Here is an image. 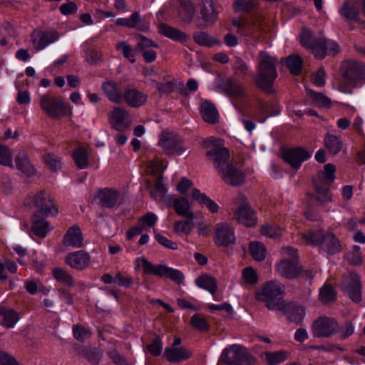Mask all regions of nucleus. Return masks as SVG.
Listing matches in <instances>:
<instances>
[{
    "label": "nucleus",
    "instance_id": "nucleus-44",
    "mask_svg": "<svg viewBox=\"0 0 365 365\" xmlns=\"http://www.w3.org/2000/svg\"><path fill=\"white\" fill-rule=\"evenodd\" d=\"M322 248L327 252V253L334 255L340 252L341 245L339 244V241L336 238L333 233L327 232V236L323 241Z\"/></svg>",
    "mask_w": 365,
    "mask_h": 365
},
{
    "label": "nucleus",
    "instance_id": "nucleus-30",
    "mask_svg": "<svg viewBox=\"0 0 365 365\" xmlns=\"http://www.w3.org/2000/svg\"><path fill=\"white\" fill-rule=\"evenodd\" d=\"M313 186L315 191L316 200L319 205H324L332 201V192L330 190V185L313 182Z\"/></svg>",
    "mask_w": 365,
    "mask_h": 365
},
{
    "label": "nucleus",
    "instance_id": "nucleus-47",
    "mask_svg": "<svg viewBox=\"0 0 365 365\" xmlns=\"http://www.w3.org/2000/svg\"><path fill=\"white\" fill-rule=\"evenodd\" d=\"M102 88L110 101L115 103H120L122 102L123 96L118 91L116 83L113 82H106L103 84Z\"/></svg>",
    "mask_w": 365,
    "mask_h": 365
},
{
    "label": "nucleus",
    "instance_id": "nucleus-46",
    "mask_svg": "<svg viewBox=\"0 0 365 365\" xmlns=\"http://www.w3.org/2000/svg\"><path fill=\"white\" fill-rule=\"evenodd\" d=\"M150 168L152 173H153L156 175L155 182L154 184L148 182L147 189L149 192L150 197L155 200H157L158 197L160 196V175H158L160 166L157 163H152L150 165Z\"/></svg>",
    "mask_w": 365,
    "mask_h": 365
},
{
    "label": "nucleus",
    "instance_id": "nucleus-54",
    "mask_svg": "<svg viewBox=\"0 0 365 365\" xmlns=\"http://www.w3.org/2000/svg\"><path fill=\"white\" fill-rule=\"evenodd\" d=\"M129 28L136 29L138 31H146L149 25L140 16L139 13L135 11L128 18Z\"/></svg>",
    "mask_w": 365,
    "mask_h": 365
},
{
    "label": "nucleus",
    "instance_id": "nucleus-10",
    "mask_svg": "<svg viewBox=\"0 0 365 365\" xmlns=\"http://www.w3.org/2000/svg\"><path fill=\"white\" fill-rule=\"evenodd\" d=\"M218 87L232 99H242L247 96V89L242 83L232 78L222 79Z\"/></svg>",
    "mask_w": 365,
    "mask_h": 365
},
{
    "label": "nucleus",
    "instance_id": "nucleus-28",
    "mask_svg": "<svg viewBox=\"0 0 365 365\" xmlns=\"http://www.w3.org/2000/svg\"><path fill=\"white\" fill-rule=\"evenodd\" d=\"M123 98L128 106L133 108L140 107L146 101V96L135 88L126 89Z\"/></svg>",
    "mask_w": 365,
    "mask_h": 365
},
{
    "label": "nucleus",
    "instance_id": "nucleus-63",
    "mask_svg": "<svg viewBox=\"0 0 365 365\" xmlns=\"http://www.w3.org/2000/svg\"><path fill=\"white\" fill-rule=\"evenodd\" d=\"M195 227L192 220L185 221H177L175 222V230L178 234L188 235L191 232Z\"/></svg>",
    "mask_w": 365,
    "mask_h": 365
},
{
    "label": "nucleus",
    "instance_id": "nucleus-13",
    "mask_svg": "<svg viewBox=\"0 0 365 365\" xmlns=\"http://www.w3.org/2000/svg\"><path fill=\"white\" fill-rule=\"evenodd\" d=\"M235 240L234 229L227 222H221L215 225L214 242L217 246L228 247L233 245Z\"/></svg>",
    "mask_w": 365,
    "mask_h": 365
},
{
    "label": "nucleus",
    "instance_id": "nucleus-25",
    "mask_svg": "<svg viewBox=\"0 0 365 365\" xmlns=\"http://www.w3.org/2000/svg\"><path fill=\"white\" fill-rule=\"evenodd\" d=\"M0 317L1 324L6 329H12L15 327L20 320L19 312L12 308L0 305Z\"/></svg>",
    "mask_w": 365,
    "mask_h": 365
},
{
    "label": "nucleus",
    "instance_id": "nucleus-16",
    "mask_svg": "<svg viewBox=\"0 0 365 365\" xmlns=\"http://www.w3.org/2000/svg\"><path fill=\"white\" fill-rule=\"evenodd\" d=\"M206 155L213 160L214 167L217 173L229 164L230 151L225 148L215 146L207 152Z\"/></svg>",
    "mask_w": 365,
    "mask_h": 365
},
{
    "label": "nucleus",
    "instance_id": "nucleus-56",
    "mask_svg": "<svg viewBox=\"0 0 365 365\" xmlns=\"http://www.w3.org/2000/svg\"><path fill=\"white\" fill-rule=\"evenodd\" d=\"M32 231L39 237H45L49 232L48 223L43 219L34 220L32 225Z\"/></svg>",
    "mask_w": 365,
    "mask_h": 365
},
{
    "label": "nucleus",
    "instance_id": "nucleus-33",
    "mask_svg": "<svg viewBox=\"0 0 365 365\" xmlns=\"http://www.w3.org/2000/svg\"><path fill=\"white\" fill-rule=\"evenodd\" d=\"M161 97L168 96L178 88V83L173 76L168 74L166 71H161Z\"/></svg>",
    "mask_w": 365,
    "mask_h": 365
},
{
    "label": "nucleus",
    "instance_id": "nucleus-61",
    "mask_svg": "<svg viewBox=\"0 0 365 365\" xmlns=\"http://www.w3.org/2000/svg\"><path fill=\"white\" fill-rule=\"evenodd\" d=\"M309 98L318 106H327L331 103V101L322 93L307 90Z\"/></svg>",
    "mask_w": 365,
    "mask_h": 365
},
{
    "label": "nucleus",
    "instance_id": "nucleus-19",
    "mask_svg": "<svg viewBox=\"0 0 365 365\" xmlns=\"http://www.w3.org/2000/svg\"><path fill=\"white\" fill-rule=\"evenodd\" d=\"M110 121L113 128L118 131L125 130L130 125L128 112L119 107H115L110 112Z\"/></svg>",
    "mask_w": 365,
    "mask_h": 365
},
{
    "label": "nucleus",
    "instance_id": "nucleus-12",
    "mask_svg": "<svg viewBox=\"0 0 365 365\" xmlns=\"http://www.w3.org/2000/svg\"><path fill=\"white\" fill-rule=\"evenodd\" d=\"M282 156L293 169L297 170L302 163L311 157L309 151L302 147L284 148L282 150Z\"/></svg>",
    "mask_w": 365,
    "mask_h": 365
},
{
    "label": "nucleus",
    "instance_id": "nucleus-64",
    "mask_svg": "<svg viewBox=\"0 0 365 365\" xmlns=\"http://www.w3.org/2000/svg\"><path fill=\"white\" fill-rule=\"evenodd\" d=\"M346 258L351 264L361 265L362 264V257L360 252V247L355 245L353 250L346 255Z\"/></svg>",
    "mask_w": 365,
    "mask_h": 365
},
{
    "label": "nucleus",
    "instance_id": "nucleus-36",
    "mask_svg": "<svg viewBox=\"0 0 365 365\" xmlns=\"http://www.w3.org/2000/svg\"><path fill=\"white\" fill-rule=\"evenodd\" d=\"M195 284L200 288L207 290L212 295L216 293L217 284L216 279L208 274H202L195 279Z\"/></svg>",
    "mask_w": 365,
    "mask_h": 365
},
{
    "label": "nucleus",
    "instance_id": "nucleus-14",
    "mask_svg": "<svg viewBox=\"0 0 365 365\" xmlns=\"http://www.w3.org/2000/svg\"><path fill=\"white\" fill-rule=\"evenodd\" d=\"M218 174L225 183L231 186H238L245 182L243 173L232 163L227 164Z\"/></svg>",
    "mask_w": 365,
    "mask_h": 365
},
{
    "label": "nucleus",
    "instance_id": "nucleus-58",
    "mask_svg": "<svg viewBox=\"0 0 365 365\" xmlns=\"http://www.w3.org/2000/svg\"><path fill=\"white\" fill-rule=\"evenodd\" d=\"M115 48L117 50H122L123 56L128 59L131 63H134L135 61L134 57L135 53H138L135 47V48H133L125 41H121L115 46Z\"/></svg>",
    "mask_w": 365,
    "mask_h": 365
},
{
    "label": "nucleus",
    "instance_id": "nucleus-1",
    "mask_svg": "<svg viewBox=\"0 0 365 365\" xmlns=\"http://www.w3.org/2000/svg\"><path fill=\"white\" fill-rule=\"evenodd\" d=\"M342 77L339 83V90L345 93H351L352 88L361 87L365 83V64L363 62L349 59L344 61L339 68Z\"/></svg>",
    "mask_w": 365,
    "mask_h": 365
},
{
    "label": "nucleus",
    "instance_id": "nucleus-49",
    "mask_svg": "<svg viewBox=\"0 0 365 365\" xmlns=\"http://www.w3.org/2000/svg\"><path fill=\"white\" fill-rule=\"evenodd\" d=\"M201 114L202 118L210 123L217 122L218 113L215 106L208 102H205L202 105Z\"/></svg>",
    "mask_w": 365,
    "mask_h": 365
},
{
    "label": "nucleus",
    "instance_id": "nucleus-27",
    "mask_svg": "<svg viewBox=\"0 0 365 365\" xmlns=\"http://www.w3.org/2000/svg\"><path fill=\"white\" fill-rule=\"evenodd\" d=\"M15 163L17 169L28 177L33 176L36 172L34 166L29 160L27 153L24 150L18 153L15 159Z\"/></svg>",
    "mask_w": 365,
    "mask_h": 365
},
{
    "label": "nucleus",
    "instance_id": "nucleus-32",
    "mask_svg": "<svg viewBox=\"0 0 365 365\" xmlns=\"http://www.w3.org/2000/svg\"><path fill=\"white\" fill-rule=\"evenodd\" d=\"M287 312L284 311V314H287L290 321L299 324L305 315V310L302 306H299L294 301L287 302L286 307Z\"/></svg>",
    "mask_w": 365,
    "mask_h": 365
},
{
    "label": "nucleus",
    "instance_id": "nucleus-57",
    "mask_svg": "<svg viewBox=\"0 0 365 365\" xmlns=\"http://www.w3.org/2000/svg\"><path fill=\"white\" fill-rule=\"evenodd\" d=\"M232 69L235 74L240 76H246L250 75V68L247 64L240 57L236 56L232 63Z\"/></svg>",
    "mask_w": 365,
    "mask_h": 365
},
{
    "label": "nucleus",
    "instance_id": "nucleus-2",
    "mask_svg": "<svg viewBox=\"0 0 365 365\" xmlns=\"http://www.w3.org/2000/svg\"><path fill=\"white\" fill-rule=\"evenodd\" d=\"M277 59L265 51H260L258 56L256 85L267 93L274 92L273 83L277 77L276 64Z\"/></svg>",
    "mask_w": 365,
    "mask_h": 365
},
{
    "label": "nucleus",
    "instance_id": "nucleus-53",
    "mask_svg": "<svg viewBox=\"0 0 365 365\" xmlns=\"http://www.w3.org/2000/svg\"><path fill=\"white\" fill-rule=\"evenodd\" d=\"M53 277L59 282L63 283L69 287L73 286V277L64 269L56 267L52 271Z\"/></svg>",
    "mask_w": 365,
    "mask_h": 365
},
{
    "label": "nucleus",
    "instance_id": "nucleus-41",
    "mask_svg": "<svg viewBox=\"0 0 365 365\" xmlns=\"http://www.w3.org/2000/svg\"><path fill=\"white\" fill-rule=\"evenodd\" d=\"M161 278L168 279L178 284L182 283L184 274L179 269L161 264Z\"/></svg>",
    "mask_w": 365,
    "mask_h": 365
},
{
    "label": "nucleus",
    "instance_id": "nucleus-42",
    "mask_svg": "<svg viewBox=\"0 0 365 365\" xmlns=\"http://www.w3.org/2000/svg\"><path fill=\"white\" fill-rule=\"evenodd\" d=\"M264 354L269 365H279L285 361L289 356V353L285 350L265 351Z\"/></svg>",
    "mask_w": 365,
    "mask_h": 365
},
{
    "label": "nucleus",
    "instance_id": "nucleus-6",
    "mask_svg": "<svg viewBox=\"0 0 365 365\" xmlns=\"http://www.w3.org/2000/svg\"><path fill=\"white\" fill-rule=\"evenodd\" d=\"M310 329L314 338H329L339 332V324L334 317L321 316L312 322Z\"/></svg>",
    "mask_w": 365,
    "mask_h": 365
},
{
    "label": "nucleus",
    "instance_id": "nucleus-62",
    "mask_svg": "<svg viewBox=\"0 0 365 365\" xmlns=\"http://www.w3.org/2000/svg\"><path fill=\"white\" fill-rule=\"evenodd\" d=\"M242 277L245 284L254 285L258 282V275L252 267H247L243 269Z\"/></svg>",
    "mask_w": 365,
    "mask_h": 365
},
{
    "label": "nucleus",
    "instance_id": "nucleus-15",
    "mask_svg": "<svg viewBox=\"0 0 365 365\" xmlns=\"http://www.w3.org/2000/svg\"><path fill=\"white\" fill-rule=\"evenodd\" d=\"M59 34L56 31H34L31 35V41L36 50H42L48 44L57 41Z\"/></svg>",
    "mask_w": 365,
    "mask_h": 365
},
{
    "label": "nucleus",
    "instance_id": "nucleus-55",
    "mask_svg": "<svg viewBox=\"0 0 365 365\" xmlns=\"http://www.w3.org/2000/svg\"><path fill=\"white\" fill-rule=\"evenodd\" d=\"M250 251L252 257L257 261H262L266 257L265 247L259 242H250Z\"/></svg>",
    "mask_w": 365,
    "mask_h": 365
},
{
    "label": "nucleus",
    "instance_id": "nucleus-21",
    "mask_svg": "<svg viewBox=\"0 0 365 365\" xmlns=\"http://www.w3.org/2000/svg\"><path fill=\"white\" fill-rule=\"evenodd\" d=\"M237 220L246 227H253L257 224V217L250 205H241L235 213Z\"/></svg>",
    "mask_w": 365,
    "mask_h": 365
},
{
    "label": "nucleus",
    "instance_id": "nucleus-45",
    "mask_svg": "<svg viewBox=\"0 0 365 365\" xmlns=\"http://www.w3.org/2000/svg\"><path fill=\"white\" fill-rule=\"evenodd\" d=\"M319 49L323 53V58L327 55L334 56L339 52V46L334 41L330 39H326L324 37H321V40L319 41Z\"/></svg>",
    "mask_w": 365,
    "mask_h": 365
},
{
    "label": "nucleus",
    "instance_id": "nucleus-22",
    "mask_svg": "<svg viewBox=\"0 0 365 365\" xmlns=\"http://www.w3.org/2000/svg\"><path fill=\"white\" fill-rule=\"evenodd\" d=\"M191 355L192 354L190 350L185 346H168L165 349L164 351V357L170 363H178L187 360Z\"/></svg>",
    "mask_w": 365,
    "mask_h": 365
},
{
    "label": "nucleus",
    "instance_id": "nucleus-50",
    "mask_svg": "<svg viewBox=\"0 0 365 365\" xmlns=\"http://www.w3.org/2000/svg\"><path fill=\"white\" fill-rule=\"evenodd\" d=\"M73 158L79 169H85L88 166V155L86 148H76L73 153Z\"/></svg>",
    "mask_w": 365,
    "mask_h": 365
},
{
    "label": "nucleus",
    "instance_id": "nucleus-24",
    "mask_svg": "<svg viewBox=\"0 0 365 365\" xmlns=\"http://www.w3.org/2000/svg\"><path fill=\"white\" fill-rule=\"evenodd\" d=\"M344 289L350 297H361V284L359 276L351 272L345 279Z\"/></svg>",
    "mask_w": 365,
    "mask_h": 365
},
{
    "label": "nucleus",
    "instance_id": "nucleus-48",
    "mask_svg": "<svg viewBox=\"0 0 365 365\" xmlns=\"http://www.w3.org/2000/svg\"><path fill=\"white\" fill-rule=\"evenodd\" d=\"M327 234V232L324 230L319 229L309 231L308 233L304 235L303 238L307 244L314 246L320 245L322 247Z\"/></svg>",
    "mask_w": 365,
    "mask_h": 365
},
{
    "label": "nucleus",
    "instance_id": "nucleus-31",
    "mask_svg": "<svg viewBox=\"0 0 365 365\" xmlns=\"http://www.w3.org/2000/svg\"><path fill=\"white\" fill-rule=\"evenodd\" d=\"M335 165L331 163L326 164L324 170L318 173L317 178L314 179L313 182L331 186L335 180Z\"/></svg>",
    "mask_w": 365,
    "mask_h": 365
},
{
    "label": "nucleus",
    "instance_id": "nucleus-5",
    "mask_svg": "<svg viewBox=\"0 0 365 365\" xmlns=\"http://www.w3.org/2000/svg\"><path fill=\"white\" fill-rule=\"evenodd\" d=\"M220 358L227 365H252L255 361L247 349L239 344H233L225 349Z\"/></svg>",
    "mask_w": 365,
    "mask_h": 365
},
{
    "label": "nucleus",
    "instance_id": "nucleus-9",
    "mask_svg": "<svg viewBox=\"0 0 365 365\" xmlns=\"http://www.w3.org/2000/svg\"><path fill=\"white\" fill-rule=\"evenodd\" d=\"M161 148L167 155H180L185 150L182 140L178 135L168 131L161 133Z\"/></svg>",
    "mask_w": 365,
    "mask_h": 365
},
{
    "label": "nucleus",
    "instance_id": "nucleus-43",
    "mask_svg": "<svg viewBox=\"0 0 365 365\" xmlns=\"http://www.w3.org/2000/svg\"><path fill=\"white\" fill-rule=\"evenodd\" d=\"M259 302H262L268 309L272 311H281L284 313L287 302L284 300V298H257Z\"/></svg>",
    "mask_w": 365,
    "mask_h": 365
},
{
    "label": "nucleus",
    "instance_id": "nucleus-17",
    "mask_svg": "<svg viewBox=\"0 0 365 365\" xmlns=\"http://www.w3.org/2000/svg\"><path fill=\"white\" fill-rule=\"evenodd\" d=\"M90 261L91 256L83 250L70 252L65 259V262L68 265L78 270H83L88 267Z\"/></svg>",
    "mask_w": 365,
    "mask_h": 365
},
{
    "label": "nucleus",
    "instance_id": "nucleus-60",
    "mask_svg": "<svg viewBox=\"0 0 365 365\" xmlns=\"http://www.w3.org/2000/svg\"><path fill=\"white\" fill-rule=\"evenodd\" d=\"M158 221V217L153 212H148L142 216L138 222L141 225L145 231L150 230L153 228Z\"/></svg>",
    "mask_w": 365,
    "mask_h": 365
},
{
    "label": "nucleus",
    "instance_id": "nucleus-4",
    "mask_svg": "<svg viewBox=\"0 0 365 365\" xmlns=\"http://www.w3.org/2000/svg\"><path fill=\"white\" fill-rule=\"evenodd\" d=\"M282 252L284 257H289L290 259H282L277 264V271L283 277L287 279L297 277L302 272L301 267L298 265L297 250L288 246L284 247Z\"/></svg>",
    "mask_w": 365,
    "mask_h": 365
},
{
    "label": "nucleus",
    "instance_id": "nucleus-11",
    "mask_svg": "<svg viewBox=\"0 0 365 365\" xmlns=\"http://www.w3.org/2000/svg\"><path fill=\"white\" fill-rule=\"evenodd\" d=\"M33 203L39 214L43 216H56L58 212L50 195L44 190L39 191L34 196Z\"/></svg>",
    "mask_w": 365,
    "mask_h": 365
},
{
    "label": "nucleus",
    "instance_id": "nucleus-39",
    "mask_svg": "<svg viewBox=\"0 0 365 365\" xmlns=\"http://www.w3.org/2000/svg\"><path fill=\"white\" fill-rule=\"evenodd\" d=\"M137 267L141 268L145 275L160 276V265H155L145 257H138L135 260Z\"/></svg>",
    "mask_w": 365,
    "mask_h": 365
},
{
    "label": "nucleus",
    "instance_id": "nucleus-29",
    "mask_svg": "<svg viewBox=\"0 0 365 365\" xmlns=\"http://www.w3.org/2000/svg\"><path fill=\"white\" fill-rule=\"evenodd\" d=\"M173 207L179 216L185 217L188 220L194 219V213L191 210L190 202L186 197L174 198Z\"/></svg>",
    "mask_w": 365,
    "mask_h": 365
},
{
    "label": "nucleus",
    "instance_id": "nucleus-52",
    "mask_svg": "<svg viewBox=\"0 0 365 365\" xmlns=\"http://www.w3.org/2000/svg\"><path fill=\"white\" fill-rule=\"evenodd\" d=\"M193 38L196 43L204 46L211 47L214 44H220V42L217 39L212 38L210 35L203 31L195 32L193 34Z\"/></svg>",
    "mask_w": 365,
    "mask_h": 365
},
{
    "label": "nucleus",
    "instance_id": "nucleus-20",
    "mask_svg": "<svg viewBox=\"0 0 365 365\" xmlns=\"http://www.w3.org/2000/svg\"><path fill=\"white\" fill-rule=\"evenodd\" d=\"M120 193L113 189L105 188L99 190L96 198L98 203L106 208H113L118 205Z\"/></svg>",
    "mask_w": 365,
    "mask_h": 365
},
{
    "label": "nucleus",
    "instance_id": "nucleus-26",
    "mask_svg": "<svg viewBox=\"0 0 365 365\" xmlns=\"http://www.w3.org/2000/svg\"><path fill=\"white\" fill-rule=\"evenodd\" d=\"M285 294L284 285L278 280H271L262 286L260 297H278Z\"/></svg>",
    "mask_w": 365,
    "mask_h": 365
},
{
    "label": "nucleus",
    "instance_id": "nucleus-3",
    "mask_svg": "<svg viewBox=\"0 0 365 365\" xmlns=\"http://www.w3.org/2000/svg\"><path fill=\"white\" fill-rule=\"evenodd\" d=\"M39 106L48 118L54 120H59L71 113L69 103H66L62 97H55L48 93L40 96Z\"/></svg>",
    "mask_w": 365,
    "mask_h": 365
},
{
    "label": "nucleus",
    "instance_id": "nucleus-7",
    "mask_svg": "<svg viewBox=\"0 0 365 365\" xmlns=\"http://www.w3.org/2000/svg\"><path fill=\"white\" fill-rule=\"evenodd\" d=\"M200 16L195 19L196 26L204 29L212 26L217 19V11L212 0H199Z\"/></svg>",
    "mask_w": 365,
    "mask_h": 365
},
{
    "label": "nucleus",
    "instance_id": "nucleus-40",
    "mask_svg": "<svg viewBox=\"0 0 365 365\" xmlns=\"http://www.w3.org/2000/svg\"><path fill=\"white\" fill-rule=\"evenodd\" d=\"M179 15L184 22H190L194 16L195 8L190 0L179 1Z\"/></svg>",
    "mask_w": 365,
    "mask_h": 365
},
{
    "label": "nucleus",
    "instance_id": "nucleus-18",
    "mask_svg": "<svg viewBox=\"0 0 365 365\" xmlns=\"http://www.w3.org/2000/svg\"><path fill=\"white\" fill-rule=\"evenodd\" d=\"M321 37H315L312 33L308 29H303L300 34V43L301 44L309 49H311L312 53L314 55L315 58L319 59H323V53L319 49V41L321 40Z\"/></svg>",
    "mask_w": 365,
    "mask_h": 365
},
{
    "label": "nucleus",
    "instance_id": "nucleus-38",
    "mask_svg": "<svg viewBox=\"0 0 365 365\" xmlns=\"http://www.w3.org/2000/svg\"><path fill=\"white\" fill-rule=\"evenodd\" d=\"M339 13L349 21L358 20L359 15V10L354 4L352 0H346L339 9Z\"/></svg>",
    "mask_w": 365,
    "mask_h": 365
},
{
    "label": "nucleus",
    "instance_id": "nucleus-8",
    "mask_svg": "<svg viewBox=\"0 0 365 365\" xmlns=\"http://www.w3.org/2000/svg\"><path fill=\"white\" fill-rule=\"evenodd\" d=\"M232 24L238 28V31L244 35L252 36L262 30L264 19L261 15H252L250 18L233 19Z\"/></svg>",
    "mask_w": 365,
    "mask_h": 365
},
{
    "label": "nucleus",
    "instance_id": "nucleus-37",
    "mask_svg": "<svg viewBox=\"0 0 365 365\" xmlns=\"http://www.w3.org/2000/svg\"><path fill=\"white\" fill-rule=\"evenodd\" d=\"M191 195L194 200L206 206L211 212L215 213L218 211L219 206L205 193H202L200 190L193 189Z\"/></svg>",
    "mask_w": 365,
    "mask_h": 365
},
{
    "label": "nucleus",
    "instance_id": "nucleus-34",
    "mask_svg": "<svg viewBox=\"0 0 365 365\" xmlns=\"http://www.w3.org/2000/svg\"><path fill=\"white\" fill-rule=\"evenodd\" d=\"M324 145L331 155H337L343 148V141L340 136L327 133L324 136Z\"/></svg>",
    "mask_w": 365,
    "mask_h": 365
},
{
    "label": "nucleus",
    "instance_id": "nucleus-35",
    "mask_svg": "<svg viewBox=\"0 0 365 365\" xmlns=\"http://www.w3.org/2000/svg\"><path fill=\"white\" fill-rule=\"evenodd\" d=\"M161 34L165 36L180 43L186 42L188 40V36L180 31L179 29L168 26L165 24L161 23Z\"/></svg>",
    "mask_w": 365,
    "mask_h": 365
},
{
    "label": "nucleus",
    "instance_id": "nucleus-51",
    "mask_svg": "<svg viewBox=\"0 0 365 365\" xmlns=\"http://www.w3.org/2000/svg\"><path fill=\"white\" fill-rule=\"evenodd\" d=\"M302 59L297 55H290L286 58V65L290 73L298 76L302 69Z\"/></svg>",
    "mask_w": 365,
    "mask_h": 365
},
{
    "label": "nucleus",
    "instance_id": "nucleus-59",
    "mask_svg": "<svg viewBox=\"0 0 365 365\" xmlns=\"http://www.w3.org/2000/svg\"><path fill=\"white\" fill-rule=\"evenodd\" d=\"M191 325L200 331H207L210 328V324L202 316L195 314L190 319Z\"/></svg>",
    "mask_w": 365,
    "mask_h": 365
},
{
    "label": "nucleus",
    "instance_id": "nucleus-23",
    "mask_svg": "<svg viewBox=\"0 0 365 365\" xmlns=\"http://www.w3.org/2000/svg\"><path fill=\"white\" fill-rule=\"evenodd\" d=\"M83 242V234L77 225L68 228L63 239V243L65 246H71L76 248L81 247Z\"/></svg>",
    "mask_w": 365,
    "mask_h": 365
}]
</instances>
